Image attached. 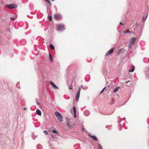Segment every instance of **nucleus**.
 Listing matches in <instances>:
<instances>
[{
    "instance_id": "f257e3e1",
    "label": "nucleus",
    "mask_w": 149,
    "mask_h": 149,
    "mask_svg": "<svg viewBox=\"0 0 149 149\" xmlns=\"http://www.w3.org/2000/svg\"><path fill=\"white\" fill-rule=\"evenodd\" d=\"M136 41V38L135 37L133 38L130 42L129 45L128 46V48L129 49H131L133 47V45H134Z\"/></svg>"
},
{
    "instance_id": "f03ea898",
    "label": "nucleus",
    "mask_w": 149,
    "mask_h": 149,
    "mask_svg": "<svg viewBox=\"0 0 149 149\" xmlns=\"http://www.w3.org/2000/svg\"><path fill=\"white\" fill-rule=\"evenodd\" d=\"M55 115L59 122H62L63 121V117L60 113L58 112H56L55 113Z\"/></svg>"
},
{
    "instance_id": "7ed1b4c3",
    "label": "nucleus",
    "mask_w": 149,
    "mask_h": 149,
    "mask_svg": "<svg viewBox=\"0 0 149 149\" xmlns=\"http://www.w3.org/2000/svg\"><path fill=\"white\" fill-rule=\"evenodd\" d=\"M5 6L6 8L9 9L15 8L17 7V6L14 4H11L10 5H6Z\"/></svg>"
},
{
    "instance_id": "20e7f679",
    "label": "nucleus",
    "mask_w": 149,
    "mask_h": 149,
    "mask_svg": "<svg viewBox=\"0 0 149 149\" xmlns=\"http://www.w3.org/2000/svg\"><path fill=\"white\" fill-rule=\"evenodd\" d=\"M81 90V88L80 87H79L78 88V91H77V94L76 95V98L75 100L76 102H77L78 100H79V96H80V92Z\"/></svg>"
},
{
    "instance_id": "39448f33",
    "label": "nucleus",
    "mask_w": 149,
    "mask_h": 149,
    "mask_svg": "<svg viewBox=\"0 0 149 149\" xmlns=\"http://www.w3.org/2000/svg\"><path fill=\"white\" fill-rule=\"evenodd\" d=\"M57 30L59 31H61L65 29L64 28V25L63 24H60L58 25L57 26Z\"/></svg>"
},
{
    "instance_id": "423d86ee",
    "label": "nucleus",
    "mask_w": 149,
    "mask_h": 149,
    "mask_svg": "<svg viewBox=\"0 0 149 149\" xmlns=\"http://www.w3.org/2000/svg\"><path fill=\"white\" fill-rule=\"evenodd\" d=\"M114 51V48H111L109 51H108L105 54V56H107L113 53Z\"/></svg>"
},
{
    "instance_id": "0eeeda50",
    "label": "nucleus",
    "mask_w": 149,
    "mask_h": 149,
    "mask_svg": "<svg viewBox=\"0 0 149 149\" xmlns=\"http://www.w3.org/2000/svg\"><path fill=\"white\" fill-rule=\"evenodd\" d=\"M54 17L56 19H58L61 18V16L58 14H55Z\"/></svg>"
},
{
    "instance_id": "6e6552de",
    "label": "nucleus",
    "mask_w": 149,
    "mask_h": 149,
    "mask_svg": "<svg viewBox=\"0 0 149 149\" xmlns=\"http://www.w3.org/2000/svg\"><path fill=\"white\" fill-rule=\"evenodd\" d=\"M84 114L86 116H88L90 114V112L88 110H86L84 112Z\"/></svg>"
},
{
    "instance_id": "1a4fd4ad",
    "label": "nucleus",
    "mask_w": 149,
    "mask_h": 149,
    "mask_svg": "<svg viewBox=\"0 0 149 149\" xmlns=\"http://www.w3.org/2000/svg\"><path fill=\"white\" fill-rule=\"evenodd\" d=\"M88 135L91 137L95 141H97V138L95 136H93L90 134H88Z\"/></svg>"
},
{
    "instance_id": "9d476101",
    "label": "nucleus",
    "mask_w": 149,
    "mask_h": 149,
    "mask_svg": "<svg viewBox=\"0 0 149 149\" xmlns=\"http://www.w3.org/2000/svg\"><path fill=\"white\" fill-rule=\"evenodd\" d=\"M73 110L74 113V118H75L76 117V109L75 106H74L73 107Z\"/></svg>"
},
{
    "instance_id": "9b49d317",
    "label": "nucleus",
    "mask_w": 149,
    "mask_h": 149,
    "mask_svg": "<svg viewBox=\"0 0 149 149\" xmlns=\"http://www.w3.org/2000/svg\"><path fill=\"white\" fill-rule=\"evenodd\" d=\"M146 75H147V77H148V78H149V68H148L146 70Z\"/></svg>"
},
{
    "instance_id": "f8f14e48",
    "label": "nucleus",
    "mask_w": 149,
    "mask_h": 149,
    "mask_svg": "<svg viewBox=\"0 0 149 149\" xmlns=\"http://www.w3.org/2000/svg\"><path fill=\"white\" fill-rule=\"evenodd\" d=\"M36 113L38 115H41V111L39 109H38L36 110Z\"/></svg>"
},
{
    "instance_id": "ddd939ff",
    "label": "nucleus",
    "mask_w": 149,
    "mask_h": 149,
    "mask_svg": "<svg viewBox=\"0 0 149 149\" xmlns=\"http://www.w3.org/2000/svg\"><path fill=\"white\" fill-rule=\"evenodd\" d=\"M37 149H42V147L41 145L40 144H38L36 146Z\"/></svg>"
},
{
    "instance_id": "4468645a",
    "label": "nucleus",
    "mask_w": 149,
    "mask_h": 149,
    "mask_svg": "<svg viewBox=\"0 0 149 149\" xmlns=\"http://www.w3.org/2000/svg\"><path fill=\"white\" fill-rule=\"evenodd\" d=\"M119 88H120L119 87H117L113 91V92L114 93L117 92L118 91Z\"/></svg>"
},
{
    "instance_id": "2eb2a0df",
    "label": "nucleus",
    "mask_w": 149,
    "mask_h": 149,
    "mask_svg": "<svg viewBox=\"0 0 149 149\" xmlns=\"http://www.w3.org/2000/svg\"><path fill=\"white\" fill-rule=\"evenodd\" d=\"M49 59L50 60V61H53V59L52 57L51 54L50 53L49 54Z\"/></svg>"
},
{
    "instance_id": "dca6fc26",
    "label": "nucleus",
    "mask_w": 149,
    "mask_h": 149,
    "mask_svg": "<svg viewBox=\"0 0 149 149\" xmlns=\"http://www.w3.org/2000/svg\"><path fill=\"white\" fill-rule=\"evenodd\" d=\"M49 46L50 48L52 50H54L55 49L54 47L52 44H50L49 45Z\"/></svg>"
},
{
    "instance_id": "f3484780",
    "label": "nucleus",
    "mask_w": 149,
    "mask_h": 149,
    "mask_svg": "<svg viewBox=\"0 0 149 149\" xmlns=\"http://www.w3.org/2000/svg\"><path fill=\"white\" fill-rule=\"evenodd\" d=\"M67 125L68 126V127H69L70 128H71L72 127L71 125L70 124L69 122L68 121L67 122Z\"/></svg>"
},
{
    "instance_id": "a211bd4d",
    "label": "nucleus",
    "mask_w": 149,
    "mask_h": 149,
    "mask_svg": "<svg viewBox=\"0 0 149 149\" xmlns=\"http://www.w3.org/2000/svg\"><path fill=\"white\" fill-rule=\"evenodd\" d=\"M134 66L132 67V69L129 70V72H133L134 71Z\"/></svg>"
},
{
    "instance_id": "6ab92c4d",
    "label": "nucleus",
    "mask_w": 149,
    "mask_h": 149,
    "mask_svg": "<svg viewBox=\"0 0 149 149\" xmlns=\"http://www.w3.org/2000/svg\"><path fill=\"white\" fill-rule=\"evenodd\" d=\"M97 145L98 149H102V146L100 144L98 143Z\"/></svg>"
},
{
    "instance_id": "aec40b11",
    "label": "nucleus",
    "mask_w": 149,
    "mask_h": 149,
    "mask_svg": "<svg viewBox=\"0 0 149 149\" xmlns=\"http://www.w3.org/2000/svg\"><path fill=\"white\" fill-rule=\"evenodd\" d=\"M16 86L17 87L19 88H20V84H19V82H17L16 84Z\"/></svg>"
},
{
    "instance_id": "412c9836",
    "label": "nucleus",
    "mask_w": 149,
    "mask_h": 149,
    "mask_svg": "<svg viewBox=\"0 0 149 149\" xmlns=\"http://www.w3.org/2000/svg\"><path fill=\"white\" fill-rule=\"evenodd\" d=\"M106 127L107 128H108L109 130H110L111 129V125H107L106 126Z\"/></svg>"
},
{
    "instance_id": "4be33fe9",
    "label": "nucleus",
    "mask_w": 149,
    "mask_h": 149,
    "mask_svg": "<svg viewBox=\"0 0 149 149\" xmlns=\"http://www.w3.org/2000/svg\"><path fill=\"white\" fill-rule=\"evenodd\" d=\"M52 86L53 87V88L55 89H58V86H56L55 84H54Z\"/></svg>"
},
{
    "instance_id": "5701e85b",
    "label": "nucleus",
    "mask_w": 149,
    "mask_h": 149,
    "mask_svg": "<svg viewBox=\"0 0 149 149\" xmlns=\"http://www.w3.org/2000/svg\"><path fill=\"white\" fill-rule=\"evenodd\" d=\"M48 19L49 21H51L52 20V17L51 16H48Z\"/></svg>"
},
{
    "instance_id": "b1692460",
    "label": "nucleus",
    "mask_w": 149,
    "mask_h": 149,
    "mask_svg": "<svg viewBox=\"0 0 149 149\" xmlns=\"http://www.w3.org/2000/svg\"><path fill=\"white\" fill-rule=\"evenodd\" d=\"M147 17V15H146L145 17L144 16H143L142 17V19L143 21H145L146 20Z\"/></svg>"
},
{
    "instance_id": "393cba45",
    "label": "nucleus",
    "mask_w": 149,
    "mask_h": 149,
    "mask_svg": "<svg viewBox=\"0 0 149 149\" xmlns=\"http://www.w3.org/2000/svg\"><path fill=\"white\" fill-rule=\"evenodd\" d=\"M130 33V32L128 30H127V31H126L124 33L125 34L126 33Z\"/></svg>"
},
{
    "instance_id": "a878e982",
    "label": "nucleus",
    "mask_w": 149,
    "mask_h": 149,
    "mask_svg": "<svg viewBox=\"0 0 149 149\" xmlns=\"http://www.w3.org/2000/svg\"><path fill=\"white\" fill-rule=\"evenodd\" d=\"M52 132H53V133H55V134H58V133L57 132V131L55 130H53L52 131Z\"/></svg>"
},
{
    "instance_id": "bb28decb",
    "label": "nucleus",
    "mask_w": 149,
    "mask_h": 149,
    "mask_svg": "<svg viewBox=\"0 0 149 149\" xmlns=\"http://www.w3.org/2000/svg\"><path fill=\"white\" fill-rule=\"evenodd\" d=\"M43 132L46 135H47L48 134L46 130L44 131Z\"/></svg>"
},
{
    "instance_id": "cd10ccee",
    "label": "nucleus",
    "mask_w": 149,
    "mask_h": 149,
    "mask_svg": "<svg viewBox=\"0 0 149 149\" xmlns=\"http://www.w3.org/2000/svg\"><path fill=\"white\" fill-rule=\"evenodd\" d=\"M118 126L120 127V129H119V130H121L122 129V127L121 125L120 124H119Z\"/></svg>"
},
{
    "instance_id": "c85d7f7f",
    "label": "nucleus",
    "mask_w": 149,
    "mask_h": 149,
    "mask_svg": "<svg viewBox=\"0 0 149 149\" xmlns=\"http://www.w3.org/2000/svg\"><path fill=\"white\" fill-rule=\"evenodd\" d=\"M50 84L53 86L55 84L52 81H51L50 82Z\"/></svg>"
},
{
    "instance_id": "c756f323",
    "label": "nucleus",
    "mask_w": 149,
    "mask_h": 149,
    "mask_svg": "<svg viewBox=\"0 0 149 149\" xmlns=\"http://www.w3.org/2000/svg\"><path fill=\"white\" fill-rule=\"evenodd\" d=\"M10 19L12 20V21H13L14 20H15V18L14 17H10Z\"/></svg>"
},
{
    "instance_id": "7c9ffc66",
    "label": "nucleus",
    "mask_w": 149,
    "mask_h": 149,
    "mask_svg": "<svg viewBox=\"0 0 149 149\" xmlns=\"http://www.w3.org/2000/svg\"><path fill=\"white\" fill-rule=\"evenodd\" d=\"M105 87H104V88L102 89V91H101V92H100V93H102L104 91V89H105Z\"/></svg>"
},
{
    "instance_id": "2f4dec72",
    "label": "nucleus",
    "mask_w": 149,
    "mask_h": 149,
    "mask_svg": "<svg viewBox=\"0 0 149 149\" xmlns=\"http://www.w3.org/2000/svg\"><path fill=\"white\" fill-rule=\"evenodd\" d=\"M72 86L70 85L69 86V89L70 90L71 89H72Z\"/></svg>"
},
{
    "instance_id": "473e14b6",
    "label": "nucleus",
    "mask_w": 149,
    "mask_h": 149,
    "mask_svg": "<svg viewBox=\"0 0 149 149\" xmlns=\"http://www.w3.org/2000/svg\"><path fill=\"white\" fill-rule=\"evenodd\" d=\"M113 112H112V113H108H108H103V114H104V115H106V114H107V115H109V114H111V113H113Z\"/></svg>"
},
{
    "instance_id": "72a5a7b5",
    "label": "nucleus",
    "mask_w": 149,
    "mask_h": 149,
    "mask_svg": "<svg viewBox=\"0 0 149 149\" xmlns=\"http://www.w3.org/2000/svg\"><path fill=\"white\" fill-rule=\"evenodd\" d=\"M81 130L82 131L84 132V127H82Z\"/></svg>"
},
{
    "instance_id": "f704fd0d",
    "label": "nucleus",
    "mask_w": 149,
    "mask_h": 149,
    "mask_svg": "<svg viewBox=\"0 0 149 149\" xmlns=\"http://www.w3.org/2000/svg\"><path fill=\"white\" fill-rule=\"evenodd\" d=\"M114 100L113 99H112L111 100V102H112L111 104H113L114 102Z\"/></svg>"
},
{
    "instance_id": "c9c22d12",
    "label": "nucleus",
    "mask_w": 149,
    "mask_h": 149,
    "mask_svg": "<svg viewBox=\"0 0 149 149\" xmlns=\"http://www.w3.org/2000/svg\"><path fill=\"white\" fill-rule=\"evenodd\" d=\"M129 81H126L125 82V84H127L129 82Z\"/></svg>"
},
{
    "instance_id": "e433bc0d",
    "label": "nucleus",
    "mask_w": 149,
    "mask_h": 149,
    "mask_svg": "<svg viewBox=\"0 0 149 149\" xmlns=\"http://www.w3.org/2000/svg\"><path fill=\"white\" fill-rule=\"evenodd\" d=\"M27 108L26 107H24V110H26Z\"/></svg>"
},
{
    "instance_id": "4c0bfd02",
    "label": "nucleus",
    "mask_w": 149,
    "mask_h": 149,
    "mask_svg": "<svg viewBox=\"0 0 149 149\" xmlns=\"http://www.w3.org/2000/svg\"><path fill=\"white\" fill-rule=\"evenodd\" d=\"M119 24L121 25H122V23L121 22H120V23H119Z\"/></svg>"
},
{
    "instance_id": "58836bf2",
    "label": "nucleus",
    "mask_w": 149,
    "mask_h": 149,
    "mask_svg": "<svg viewBox=\"0 0 149 149\" xmlns=\"http://www.w3.org/2000/svg\"><path fill=\"white\" fill-rule=\"evenodd\" d=\"M37 103L38 105H39V102H37Z\"/></svg>"
},
{
    "instance_id": "ea45409f",
    "label": "nucleus",
    "mask_w": 149,
    "mask_h": 149,
    "mask_svg": "<svg viewBox=\"0 0 149 149\" xmlns=\"http://www.w3.org/2000/svg\"><path fill=\"white\" fill-rule=\"evenodd\" d=\"M121 123V121H119L118 123Z\"/></svg>"
},
{
    "instance_id": "a19ab883",
    "label": "nucleus",
    "mask_w": 149,
    "mask_h": 149,
    "mask_svg": "<svg viewBox=\"0 0 149 149\" xmlns=\"http://www.w3.org/2000/svg\"><path fill=\"white\" fill-rule=\"evenodd\" d=\"M148 62H149V59H148Z\"/></svg>"
},
{
    "instance_id": "79ce46f5",
    "label": "nucleus",
    "mask_w": 149,
    "mask_h": 149,
    "mask_svg": "<svg viewBox=\"0 0 149 149\" xmlns=\"http://www.w3.org/2000/svg\"><path fill=\"white\" fill-rule=\"evenodd\" d=\"M52 1H54V0H51Z\"/></svg>"
}]
</instances>
